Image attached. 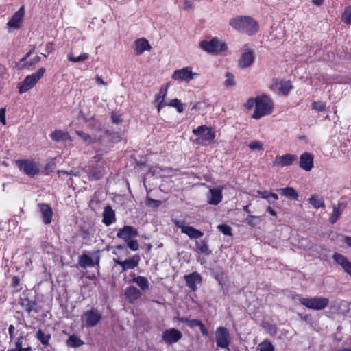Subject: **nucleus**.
<instances>
[{"instance_id": "1", "label": "nucleus", "mask_w": 351, "mask_h": 351, "mask_svg": "<svg viewBox=\"0 0 351 351\" xmlns=\"http://www.w3.org/2000/svg\"><path fill=\"white\" fill-rule=\"evenodd\" d=\"M229 25L235 30L249 36L255 34L258 30V23L250 16H239L232 18Z\"/></svg>"}, {"instance_id": "2", "label": "nucleus", "mask_w": 351, "mask_h": 351, "mask_svg": "<svg viewBox=\"0 0 351 351\" xmlns=\"http://www.w3.org/2000/svg\"><path fill=\"white\" fill-rule=\"evenodd\" d=\"M273 108L274 102L269 97L265 95L258 96L256 97V106L252 118L260 119L265 116L269 115L272 113Z\"/></svg>"}, {"instance_id": "3", "label": "nucleus", "mask_w": 351, "mask_h": 351, "mask_svg": "<svg viewBox=\"0 0 351 351\" xmlns=\"http://www.w3.org/2000/svg\"><path fill=\"white\" fill-rule=\"evenodd\" d=\"M10 344L14 346V350H23L24 347L30 346L27 343V335L20 329L16 328L12 324L8 328Z\"/></svg>"}, {"instance_id": "4", "label": "nucleus", "mask_w": 351, "mask_h": 351, "mask_svg": "<svg viewBox=\"0 0 351 351\" xmlns=\"http://www.w3.org/2000/svg\"><path fill=\"white\" fill-rule=\"evenodd\" d=\"M199 46L205 52L213 55H218L228 49L227 45L218 38H213L210 40H202Z\"/></svg>"}, {"instance_id": "5", "label": "nucleus", "mask_w": 351, "mask_h": 351, "mask_svg": "<svg viewBox=\"0 0 351 351\" xmlns=\"http://www.w3.org/2000/svg\"><path fill=\"white\" fill-rule=\"evenodd\" d=\"M45 72V69L43 67L40 68L36 73L27 75L19 84V93H25L32 89L37 82L41 79Z\"/></svg>"}, {"instance_id": "6", "label": "nucleus", "mask_w": 351, "mask_h": 351, "mask_svg": "<svg viewBox=\"0 0 351 351\" xmlns=\"http://www.w3.org/2000/svg\"><path fill=\"white\" fill-rule=\"evenodd\" d=\"M16 165L21 172L30 178H34L40 173V165L34 160H19Z\"/></svg>"}, {"instance_id": "7", "label": "nucleus", "mask_w": 351, "mask_h": 351, "mask_svg": "<svg viewBox=\"0 0 351 351\" xmlns=\"http://www.w3.org/2000/svg\"><path fill=\"white\" fill-rule=\"evenodd\" d=\"M299 302L301 304L308 308L313 310H322L328 306L329 300L323 297H313L311 298L300 297L299 298Z\"/></svg>"}, {"instance_id": "8", "label": "nucleus", "mask_w": 351, "mask_h": 351, "mask_svg": "<svg viewBox=\"0 0 351 351\" xmlns=\"http://www.w3.org/2000/svg\"><path fill=\"white\" fill-rule=\"evenodd\" d=\"M197 75L198 73L193 72L191 67L186 66L174 71L171 78L179 83L189 84Z\"/></svg>"}, {"instance_id": "9", "label": "nucleus", "mask_w": 351, "mask_h": 351, "mask_svg": "<svg viewBox=\"0 0 351 351\" xmlns=\"http://www.w3.org/2000/svg\"><path fill=\"white\" fill-rule=\"evenodd\" d=\"M215 340L219 348L227 349V351H230L229 346L231 339L229 331L226 327L219 326L216 329Z\"/></svg>"}, {"instance_id": "10", "label": "nucleus", "mask_w": 351, "mask_h": 351, "mask_svg": "<svg viewBox=\"0 0 351 351\" xmlns=\"http://www.w3.org/2000/svg\"><path fill=\"white\" fill-rule=\"evenodd\" d=\"M293 88L290 81H284L279 79H275L270 85V89L274 92L282 95H286Z\"/></svg>"}, {"instance_id": "11", "label": "nucleus", "mask_w": 351, "mask_h": 351, "mask_svg": "<svg viewBox=\"0 0 351 351\" xmlns=\"http://www.w3.org/2000/svg\"><path fill=\"white\" fill-rule=\"evenodd\" d=\"M254 61V50L247 45L243 46L242 53L239 60V66L245 69L251 66Z\"/></svg>"}, {"instance_id": "12", "label": "nucleus", "mask_w": 351, "mask_h": 351, "mask_svg": "<svg viewBox=\"0 0 351 351\" xmlns=\"http://www.w3.org/2000/svg\"><path fill=\"white\" fill-rule=\"evenodd\" d=\"M101 318V313L97 309H91L85 312L82 317V320L85 323L87 327H93L96 326Z\"/></svg>"}, {"instance_id": "13", "label": "nucleus", "mask_w": 351, "mask_h": 351, "mask_svg": "<svg viewBox=\"0 0 351 351\" xmlns=\"http://www.w3.org/2000/svg\"><path fill=\"white\" fill-rule=\"evenodd\" d=\"M176 228H180L181 232L187 234L191 239H198L203 235V233L192 226H186L184 221L175 219L173 221Z\"/></svg>"}, {"instance_id": "14", "label": "nucleus", "mask_w": 351, "mask_h": 351, "mask_svg": "<svg viewBox=\"0 0 351 351\" xmlns=\"http://www.w3.org/2000/svg\"><path fill=\"white\" fill-rule=\"evenodd\" d=\"M25 14L24 7H21L19 10L16 12L10 21L7 23V27L9 32H12L16 29L21 27L23 17Z\"/></svg>"}, {"instance_id": "15", "label": "nucleus", "mask_w": 351, "mask_h": 351, "mask_svg": "<svg viewBox=\"0 0 351 351\" xmlns=\"http://www.w3.org/2000/svg\"><path fill=\"white\" fill-rule=\"evenodd\" d=\"M182 337V332L174 328L165 330L162 334V341L167 344L177 343Z\"/></svg>"}, {"instance_id": "16", "label": "nucleus", "mask_w": 351, "mask_h": 351, "mask_svg": "<svg viewBox=\"0 0 351 351\" xmlns=\"http://www.w3.org/2000/svg\"><path fill=\"white\" fill-rule=\"evenodd\" d=\"M193 133L203 141H210L215 138V132L211 128L201 125L193 130Z\"/></svg>"}, {"instance_id": "17", "label": "nucleus", "mask_w": 351, "mask_h": 351, "mask_svg": "<svg viewBox=\"0 0 351 351\" xmlns=\"http://www.w3.org/2000/svg\"><path fill=\"white\" fill-rule=\"evenodd\" d=\"M298 157L296 155L291 154H286L282 156H276L273 162L274 166L277 167H285L291 165L296 160Z\"/></svg>"}, {"instance_id": "18", "label": "nucleus", "mask_w": 351, "mask_h": 351, "mask_svg": "<svg viewBox=\"0 0 351 351\" xmlns=\"http://www.w3.org/2000/svg\"><path fill=\"white\" fill-rule=\"evenodd\" d=\"M113 261L121 267L122 271H125L136 267L140 261V256L134 255L132 258L125 261H121L119 258H114Z\"/></svg>"}, {"instance_id": "19", "label": "nucleus", "mask_w": 351, "mask_h": 351, "mask_svg": "<svg viewBox=\"0 0 351 351\" xmlns=\"http://www.w3.org/2000/svg\"><path fill=\"white\" fill-rule=\"evenodd\" d=\"M76 134L80 136L84 143L88 145H90L94 143L100 142L102 138V134L104 133L102 131H99L97 133H95L93 135H90L88 133H86L81 130L75 131Z\"/></svg>"}, {"instance_id": "20", "label": "nucleus", "mask_w": 351, "mask_h": 351, "mask_svg": "<svg viewBox=\"0 0 351 351\" xmlns=\"http://www.w3.org/2000/svg\"><path fill=\"white\" fill-rule=\"evenodd\" d=\"M222 187L210 189L207 195L208 203L211 205L219 204L223 198Z\"/></svg>"}, {"instance_id": "21", "label": "nucleus", "mask_w": 351, "mask_h": 351, "mask_svg": "<svg viewBox=\"0 0 351 351\" xmlns=\"http://www.w3.org/2000/svg\"><path fill=\"white\" fill-rule=\"evenodd\" d=\"M138 235L137 230L130 226H124L122 228H120L117 234V236L124 240L128 241Z\"/></svg>"}, {"instance_id": "22", "label": "nucleus", "mask_w": 351, "mask_h": 351, "mask_svg": "<svg viewBox=\"0 0 351 351\" xmlns=\"http://www.w3.org/2000/svg\"><path fill=\"white\" fill-rule=\"evenodd\" d=\"M168 86L161 87L159 93L156 95L154 100V105L157 108L158 112H160V110L167 106V103L165 101V97L167 94Z\"/></svg>"}, {"instance_id": "23", "label": "nucleus", "mask_w": 351, "mask_h": 351, "mask_svg": "<svg viewBox=\"0 0 351 351\" xmlns=\"http://www.w3.org/2000/svg\"><path fill=\"white\" fill-rule=\"evenodd\" d=\"M313 155L304 152L300 157V167L306 171H311L313 167Z\"/></svg>"}, {"instance_id": "24", "label": "nucleus", "mask_w": 351, "mask_h": 351, "mask_svg": "<svg viewBox=\"0 0 351 351\" xmlns=\"http://www.w3.org/2000/svg\"><path fill=\"white\" fill-rule=\"evenodd\" d=\"M186 285L192 290L197 289V285L202 282V277L197 272H193L189 275L184 276Z\"/></svg>"}, {"instance_id": "25", "label": "nucleus", "mask_w": 351, "mask_h": 351, "mask_svg": "<svg viewBox=\"0 0 351 351\" xmlns=\"http://www.w3.org/2000/svg\"><path fill=\"white\" fill-rule=\"evenodd\" d=\"M135 53L137 55L142 54L145 51H149L152 47L149 42L144 38L137 39L134 42Z\"/></svg>"}, {"instance_id": "26", "label": "nucleus", "mask_w": 351, "mask_h": 351, "mask_svg": "<svg viewBox=\"0 0 351 351\" xmlns=\"http://www.w3.org/2000/svg\"><path fill=\"white\" fill-rule=\"evenodd\" d=\"M42 215L43 221L45 224H49L52 221L53 211L51 208L45 204L38 205Z\"/></svg>"}, {"instance_id": "27", "label": "nucleus", "mask_w": 351, "mask_h": 351, "mask_svg": "<svg viewBox=\"0 0 351 351\" xmlns=\"http://www.w3.org/2000/svg\"><path fill=\"white\" fill-rule=\"evenodd\" d=\"M125 293L127 299L130 303H133L141 296V291L134 286L127 287L125 289Z\"/></svg>"}, {"instance_id": "28", "label": "nucleus", "mask_w": 351, "mask_h": 351, "mask_svg": "<svg viewBox=\"0 0 351 351\" xmlns=\"http://www.w3.org/2000/svg\"><path fill=\"white\" fill-rule=\"evenodd\" d=\"M115 221V213L109 206L104 208L103 213V223L106 226H110Z\"/></svg>"}, {"instance_id": "29", "label": "nucleus", "mask_w": 351, "mask_h": 351, "mask_svg": "<svg viewBox=\"0 0 351 351\" xmlns=\"http://www.w3.org/2000/svg\"><path fill=\"white\" fill-rule=\"evenodd\" d=\"M280 195L285 196L291 199L297 200L298 198V194L296 191L292 187H285L278 189L277 190Z\"/></svg>"}, {"instance_id": "30", "label": "nucleus", "mask_w": 351, "mask_h": 351, "mask_svg": "<svg viewBox=\"0 0 351 351\" xmlns=\"http://www.w3.org/2000/svg\"><path fill=\"white\" fill-rule=\"evenodd\" d=\"M50 137L55 141H66L70 139V136L67 132L62 130H55L51 133Z\"/></svg>"}, {"instance_id": "31", "label": "nucleus", "mask_w": 351, "mask_h": 351, "mask_svg": "<svg viewBox=\"0 0 351 351\" xmlns=\"http://www.w3.org/2000/svg\"><path fill=\"white\" fill-rule=\"evenodd\" d=\"M308 203L312 205L315 208H324V201L323 197L317 195H312L308 200Z\"/></svg>"}, {"instance_id": "32", "label": "nucleus", "mask_w": 351, "mask_h": 351, "mask_svg": "<svg viewBox=\"0 0 351 351\" xmlns=\"http://www.w3.org/2000/svg\"><path fill=\"white\" fill-rule=\"evenodd\" d=\"M84 344V341L77 335H70L66 341V346L71 348H78Z\"/></svg>"}, {"instance_id": "33", "label": "nucleus", "mask_w": 351, "mask_h": 351, "mask_svg": "<svg viewBox=\"0 0 351 351\" xmlns=\"http://www.w3.org/2000/svg\"><path fill=\"white\" fill-rule=\"evenodd\" d=\"M79 264L83 268H86L88 267H93L95 265V263H94L93 258L86 254H83L80 257Z\"/></svg>"}, {"instance_id": "34", "label": "nucleus", "mask_w": 351, "mask_h": 351, "mask_svg": "<svg viewBox=\"0 0 351 351\" xmlns=\"http://www.w3.org/2000/svg\"><path fill=\"white\" fill-rule=\"evenodd\" d=\"M36 338L41 342L42 344L48 346L51 339L49 333H45L41 329H39L36 334Z\"/></svg>"}, {"instance_id": "35", "label": "nucleus", "mask_w": 351, "mask_h": 351, "mask_svg": "<svg viewBox=\"0 0 351 351\" xmlns=\"http://www.w3.org/2000/svg\"><path fill=\"white\" fill-rule=\"evenodd\" d=\"M89 58V54L87 53H81L80 56L75 57L73 56L72 52H70L67 55V59L72 62H82L88 60Z\"/></svg>"}, {"instance_id": "36", "label": "nucleus", "mask_w": 351, "mask_h": 351, "mask_svg": "<svg viewBox=\"0 0 351 351\" xmlns=\"http://www.w3.org/2000/svg\"><path fill=\"white\" fill-rule=\"evenodd\" d=\"M133 281L136 283L143 291H145L149 289V283L145 277L137 276L133 279Z\"/></svg>"}, {"instance_id": "37", "label": "nucleus", "mask_w": 351, "mask_h": 351, "mask_svg": "<svg viewBox=\"0 0 351 351\" xmlns=\"http://www.w3.org/2000/svg\"><path fill=\"white\" fill-rule=\"evenodd\" d=\"M195 245L199 253L205 255H209L211 253L205 241H196Z\"/></svg>"}, {"instance_id": "38", "label": "nucleus", "mask_w": 351, "mask_h": 351, "mask_svg": "<svg viewBox=\"0 0 351 351\" xmlns=\"http://www.w3.org/2000/svg\"><path fill=\"white\" fill-rule=\"evenodd\" d=\"M258 351H274V345L268 340H265L257 346Z\"/></svg>"}, {"instance_id": "39", "label": "nucleus", "mask_w": 351, "mask_h": 351, "mask_svg": "<svg viewBox=\"0 0 351 351\" xmlns=\"http://www.w3.org/2000/svg\"><path fill=\"white\" fill-rule=\"evenodd\" d=\"M167 106L176 108L178 112L179 113L182 112L184 110L183 104L180 100L178 99H173L171 100L169 103H167Z\"/></svg>"}, {"instance_id": "40", "label": "nucleus", "mask_w": 351, "mask_h": 351, "mask_svg": "<svg viewBox=\"0 0 351 351\" xmlns=\"http://www.w3.org/2000/svg\"><path fill=\"white\" fill-rule=\"evenodd\" d=\"M341 21L346 24H351V6L345 8L341 16Z\"/></svg>"}, {"instance_id": "41", "label": "nucleus", "mask_w": 351, "mask_h": 351, "mask_svg": "<svg viewBox=\"0 0 351 351\" xmlns=\"http://www.w3.org/2000/svg\"><path fill=\"white\" fill-rule=\"evenodd\" d=\"M341 215V210L339 207L334 206L331 216L329 218V221L333 224L335 223Z\"/></svg>"}, {"instance_id": "42", "label": "nucleus", "mask_w": 351, "mask_h": 351, "mask_svg": "<svg viewBox=\"0 0 351 351\" xmlns=\"http://www.w3.org/2000/svg\"><path fill=\"white\" fill-rule=\"evenodd\" d=\"M226 80L225 81V85L227 87H233L235 86L236 84V82H235V80H234V76L229 73V72H227L226 73Z\"/></svg>"}, {"instance_id": "43", "label": "nucleus", "mask_w": 351, "mask_h": 351, "mask_svg": "<svg viewBox=\"0 0 351 351\" xmlns=\"http://www.w3.org/2000/svg\"><path fill=\"white\" fill-rule=\"evenodd\" d=\"M180 321L183 323H185L190 328H195L196 326H199L201 322L198 319H189L187 318H182Z\"/></svg>"}, {"instance_id": "44", "label": "nucleus", "mask_w": 351, "mask_h": 351, "mask_svg": "<svg viewBox=\"0 0 351 351\" xmlns=\"http://www.w3.org/2000/svg\"><path fill=\"white\" fill-rule=\"evenodd\" d=\"M251 150H263V144L259 141H253L248 145Z\"/></svg>"}, {"instance_id": "45", "label": "nucleus", "mask_w": 351, "mask_h": 351, "mask_svg": "<svg viewBox=\"0 0 351 351\" xmlns=\"http://www.w3.org/2000/svg\"><path fill=\"white\" fill-rule=\"evenodd\" d=\"M332 258L334 261L339 265L348 259L345 256L339 253H335L332 256Z\"/></svg>"}, {"instance_id": "46", "label": "nucleus", "mask_w": 351, "mask_h": 351, "mask_svg": "<svg viewBox=\"0 0 351 351\" xmlns=\"http://www.w3.org/2000/svg\"><path fill=\"white\" fill-rule=\"evenodd\" d=\"M312 108L317 111L322 112L325 110L326 104L322 101H314L312 104Z\"/></svg>"}, {"instance_id": "47", "label": "nucleus", "mask_w": 351, "mask_h": 351, "mask_svg": "<svg viewBox=\"0 0 351 351\" xmlns=\"http://www.w3.org/2000/svg\"><path fill=\"white\" fill-rule=\"evenodd\" d=\"M127 246L133 251H136L139 248V245L137 241L132 240V239L126 241Z\"/></svg>"}, {"instance_id": "48", "label": "nucleus", "mask_w": 351, "mask_h": 351, "mask_svg": "<svg viewBox=\"0 0 351 351\" xmlns=\"http://www.w3.org/2000/svg\"><path fill=\"white\" fill-rule=\"evenodd\" d=\"M217 228L220 232L226 235L231 234V228L226 224L219 225Z\"/></svg>"}, {"instance_id": "49", "label": "nucleus", "mask_w": 351, "mask_h": 351, "mask_svg": "<svg viewBox=\"0 0 351 351\" xmlns=\"http://www.w3.org/2000/svg\"><path fill=\"white\" fill-rule=\"evenodd\" d=\"M258 217L256 216H254V215H248L245 219V223H247L249 226H252V227H254L256 226V220L258 219Z\"/></svg>"}, {"instance_id": "50", "label": "nucleus", "mask_w": 351, "mask_h": 351, "mask_svg": "<svg viewBox=\"0 0 351 351\" xmlns=\"http://www.w3.org/2000/svg\"><path fill=\"white\" fill-rule=\"evenodd\" d=\"M340 265L341 266L343 271L351 276V263L347 259Z\"/></svg>"}, {"instance_id": "51", "label": "nucleus", "mask_w": 351, "mask_h": 351, "mask_svg": "<svg viewBox=\"0 0 351 351\" xmlns=\"http://www.w3.org/2000/svg\"><path fill=\"white\" fill-rule=\"evenodd\" d=\"M255 107L256 106V97L255 98H253V97H250L247 99V101H246V103L245 104V107L247 108V109H251L253 107Z\"/></svg>"}, {"instance_id": "52", "label": "nucleus", "mask_w": 351, "mask_h": 351, "mask_svg": "<svg viewBox=\"0 0 351 351\" xmlns=\"http://www.w3.org/2000/svg\"><path fill=\"white\" fill-rule=\"evenodd\" d=\"M147 204L148 206H152L153 207H158L161 204V202L159 200H154L151 198H147Z\"/></svg>"}, {"instance_id": "53", "label": "nucleus", "mask_w": 351, "mask_h": 351, "mask_svg": "<svg viewBox=\"0 0 351 351\" xmlns=\"http://www.w3.org/2000/svg\"><path fill=\"white\" fill-rule=\"evenodd\" d=\"M112 121L114 123L118 124L121 121V117L117 113H112L111 116Z\"/></svg>"}, {"instance_id": "54", "label": "nucleus", "mask_w": 351, "mask_h": 351, "mask_svg": "<svg viewBox=\"0 0 351 351\" xmlns=\"http://www.w3.org/2000/svg\"><path fill=\"white\" fill-rule=\"evenodd\" d=\"M0 122H1L3 125L6 124L5 108L0 109Z\"/></svg>"}, {"instance_id": "55", "label": "nucleus", "mask_w": 351, "mask_h": 351, "mask_svg": "<svg viewBox=\"0 0 351 351\" xmlns=\"http://www.w3.org/2000/svg\"><path fill=\"white\" fill-rule=\"evenodd\" d=\"M258 194L261 198L268 199L269 198V192L266 191H258Z\"/></svg>"}, {"instance_id": "56", "label": "nucleus", "mask_w": 351, "mask_h": 351, "mask_svg": "<svg viewBox=\"0 0 351 351\" xmlns=\"http://www.w3.org/2000/svg\"><path fill=\"white\" fill-rule=\"evenodd\" d=\"M199 327L200 331L203 335H205V336L208 335V330L202 322L199 325Z\"/></svg>"}, {"instance_id": "57", "label": "nucleus", "mask_w": 351, "mask_h": 351, "mask_svg": "<svg viewBox=\"0 0 351 351\" xmlns=\"http://www.w3.org/2000/svg\"><path fill=\"white\" fill-rule=\"evenodd\" d=\"M112 139L113 140L114 142H119L121 140V136L117 132L112 133Z\"/></svg>"}, {"instance_id": "58", "label": "nucleus", "mask_w": 351, "mask_h": 351, "mask_svg": "<svg viewBox=\"0 0 351 351\" xmlns=\"http://www.w3.org/2000/svg\"><path fill=\"white\" fill-rule=\"evenodd\" d=\"M95 80H96L97 84L99 85H106V83L99 75L96 76Z\"/></svg>"}, {"instance_id": "59", "label": "nucleus", "mask_w": 351, "mask_h": 351, "mask_svg": "<svg viewBox=\"0 0 351 351\" xmlns=\"http://www.w3.org/2000/svg\"><path fill=\"white\" fill-rule=\"evenodd\" d=\"M344 242L348 247L351 248V237L346 236L344 238Z\"/></svg>"}, {"instance_id": "60", "label": "nucleus", "mask_w": 351, "mask_h": 351, "mask_svg": "<svg viewBox=\"0 0 351 351\" xmlns=\"http://www.w3.org/2000/svg\"><path fill=\"white\" fill-rule=\"evenodd\" d=\"M324 0H311L312 3L316 6H320L323 4Z\"/></svg>"}, {"instance_id": "61", "label": "nucleus", "mask_w": 351, "mask_h": 351, "mask_svg": "<svg viewBox=\"0 0 351 351\" xmlns=\"http://www.w3.org/2000/svg\"><path fill=\"white\" fill-rule=\"evenodd\" d=\"M32 350V347L31 346H27V347H24V348L23 350H14V349H11V350H9L8 351H31Z\"/></svg>"}, {"instance_id": "62", "label": "nucleus", "mask_w": 351, "mask_h": 351, "mask_svg": "<svg viewBox=\"0 0 351 351\" xmlns=\"http://www.w3.org/2000/svg\"><path fill=\"white\" fill-rule=\"evenodd\" d=\"M40 60V56H36V57H34L32 60V62H30V64H36L38 62H39Z\"/></svg>"}, {"instance_id": "63", "label": "nucleus", "mask_w": 351, "mask_h": 351, "mask_svg": "<svg viewBox=\"0 0 351 351\" xmlns=\"http://www.w3.org/2000/svg\"><path fill=\"white\" fill-rule=\"evenodd\" d=\"M267 211L271 214V215L273 216H276V212L273 209L271 208L270 206L267 207Z\"/></svg>"}, {"instance_id": "64", "label": "nucleus", "mask_w": 351, "mask_h": 351, "mask_svg": "<svg viewBox=\"0 0 351 351\" xmlns=\"http://www.w3.org/2000/svg\"><path fill=\"white\" fill-rule=\"evenodd\" d=\"M184 5L185 9H191L193 7L192 4L189 1H185Z\"/></svg>"}]
</instances>
